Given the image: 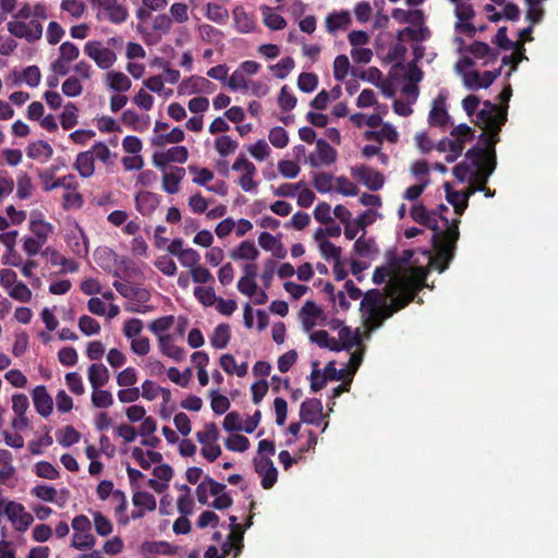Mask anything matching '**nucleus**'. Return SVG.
Instances as JSON below:
<instances>
[{
    "label": "nucleus",
    "instance_id": "28",
    "mask_svg": "<svg viewBox=\"0 0 558 558\" xmlns=\"http://www.w3.org/2000/svg\"><path fill=\"white\" fill-rule=\"evenodd\" d=\"M211 84L208 80L202 76H191L180 83L178 92L182 95H191L201 90L204 85Z\"/></svg>",
    "mask_w": 558,
    "mask_h": 558
},
{
    "label": "nucleus",
    "instance_id": "18",
    "mask_svg": "<svg viewBox=\"0 0 558 558\" xmlns=\"http://www.w3.org/2000/svg\"><path fill=\"white\" fill-rule=\"evenodd\" d=\"M173 337L171 335L160 336L159 347L161 352L171 357L172 360L180 362L185 357V351L172 343Z\"/></svg>",
    "mask_w": 558,
    "mask_h": 558
},
{
    "label": "nucleus",
    "instance_id": "49",
    "mask_svg": "<svg viewBox=\"0 0 558 558\" xmlns=\"http://www.w3.org/2000/svg\"><path fill=\"white\" fill-rule=\"evenodd\" d=\"M319 251L326 260L332 259L333 262H338L341 259V247L336 246L328 240L320 241Z\"/></svg>",
    "mask_w": 558,
    "mask_h": 558
},
{
    "label": "nucleus",
    "instance_id": "34",
    "mask_svg": "<svg viewBox=\"0 0 558 558\" xmlns=\"http://www.w3.org/2000/svg\"><path fill=\"white\" fill-rule=\"evenodd\" d=\"M375 240L365 238V233L361 235L354 243V253L360 257H368L376 251Z\"/></svg>",
    "mask_w": 558,
    "mask_h": 558
},
{
    "label": "nucleus",
    "instance_id": "26",
    "mask_svg": "<svg viewBox=\"0 0 558 558\" xmlns=\"http://www.w3.org/2000/svg\"><path fill=\"white\" fill-rule=\"evenodd\" d=\"M259 255L255 244L251 241H243L236 250L232 251L230 256L232 259H250L255 260Z\"/></svg>",
    "mask_w": 558,
    "mask_h": 558
},
{
    "label": "nucleus",
    "instance_id": "23",
    "mask_svg": "<svg viewBox=\"0 0 558 558\" xmlns=\"http://www.w3.org/2000/svg\"><path fill=\"white\" fill-rule=\"evenodd\" d=\"M184 132L180 128H173L167 134H157L151 138V145L161 147L168 143L178 144L184 141Z\"/></svg>",
    "mask_w": 558,
    "mask_h": 558
},
{
    "label": "nucleus",
    "instance_id": "17",
    "mask_svg": "<svg viewBox=\"0 0 558 558\" xmlns=\"http://www.w3.org/2000/svg\"><path fill=\"white\" fill-rule=\"evenodd\" d=\"M87 375L90 386L93 387L94 390L104 387L110 378L108 368L101 363L92 364L88 367Z\"/></svg>",
    "mask_w": 558,
    "mask_h": 558
},
{
    "label": "nucleus",
    "instance_id": "51",
    "mask_svg": "<svg viewBox=\"0 0 558 558\" xmlns=\"http://www.w3.org/2000/svg\"><path fill=\"white\" fill-rule=\"evenodd\" d=\"M35 473L38 477L47 480H57L60 476L59 471L48 461H39L35 464Z\"/></svg>",
    "mask_w": 558,
    "mask_h": 558
},
{
    "label": "nucleus",
    "instance_id": "38",
    "mask_svg": "<svg viewBox=\"0 0 558 558\" xmlns=\"http://www.w3.org/2000/svg\"><path fill=\"white\" fill-rule=\"evenodd\" d=\"M96 544V538L92 532H74L71 546L78 550L92 548Z\"/></svg>",
    "mask_w": 558,
    "mask_h": 558
},
{
    "label": "nucleus",
    "instance_id": "39",
    "mask_svg": "<svg viewBox=\"0 0 558 558\" xmlns=\"http://www.w3.org/2000/svg\"><path fill=\"white\" fill-rule=\"evenodd\" d=\"M527 5L526 20L532 24H538L542 22L545 11L542 8V0H525Z\"/></svg>",
    "mask_w": 558,
    "mask_h": 558
},
{
    "label": "nucleus",
    "instance_id": "54",
    "mask_svg": "<svg viewBox=\"0 0 558 558\" xmlns=\"http://www.w3.org/2000/svg\"><path fill=\"white\" fill-rule=\"evenodd\" d=\"M350 69L349 58L344 54L336 57L333 61V76L336 81L342 82Z\"/></svg>",
    "mask_w": 558,
    "mask_h": 558
},
{
    "label": "nucleus",
    "instance_id": "37",
    "mask_svg": "<svg viewBox=\"0 0 558 558\" xmlns=\"http://www.w3.org/2000/svg\"><path fill=\"white\" fill-rule=\"evenodd\" d=\"M80 438L81 434L71 425L65 426L57 433L59 444L65 448L78 442Z\"/></svg>",
    "mask_w": 558,
    "mask_h": 558
},
{
    "label": "nucleus",
    "instance_id": "22",
    "mask_svg": "<svg viewBox=\"0 0 558 558\" xmlns=\"http://www.w3.org/2000/svg\"><path fill=\"white\" fill-rule=\"evenodd\" d=\"M324 312L318 307L315 302L306 301L301 308V315L303 316V325L306 329H311L315 326V319L323 316Z\"/></svg>",
    "mask_w": 558,
    "mask_h": 558
},
{
    "label": "nucleus",
    "instance_id": "10",
    "mask_svg": "<svg viewBox=\"0 0 558 558\" xmlns=\"http://www.w3.org/2000/svg\"><path fill=\"white\" fill-rule=\"evenodd\" d=\"M323 416V403L319 399L312 398L302 402L300 408L301 422L318 426Z\"/></svg>",
    "mask_w": 558,
    "mask_h": 558
},
{
    "label": "nucleus",
    "instance_id": "13",
    "mask_svg": "<svg viewBox=\"0 0 558 558\" xmlns=\"http://www.w3.org/2000/svg\"><path fill=\"white\" fill-rule=\"evenodd\" d=\"M450 116L446 109V98L439 95L429 111L428 122L432 126L446 128L449 123Z\"/></svg>",
    "mask_w": 558,
    "mask_h": 558
},
{
    "label": "nucleus",
    "instance_id": "62",
    "mask_svg": "<svg viewBox=\"0 0 558 558\" xmlns=\"http://www.w3.org/2000/svg\"><path fill=\"white\" fill-rule=\"evenodd\" d=\"M166 161L184 163L189 158V151L185 146H174L165 151Z\"/></svg>",
    "mask_w": 558,
    "mask_h": 558
},
{
    "label": "nucleus",
    "instance_id": "24",
    "mask_svg": "<svg viewBox=\"0 0 558 558\" xmlns=\"http://www.w3.org/2000/svg\"><path fill=\"white\" fill-rule=\"evenodd\" d=\"M350 22L351 19L347 11L333 12L326 17V28L329 33H335L338 29L345 28Z\"/></svg>",
    "mask_w": 558,
    "mask_h": 558
},
{
    "label": "nucleus",
    "instance_id": "41",
    "mask_svg": "<svg viewBox=\"0 0 558 558\" xmlns=\"http://www.w3.org/2000/svg\"><path fill=\"white\" fill-rule=\"evenodd\" d=\"M225 446L230 451L244 452L250 447V440L243 435L233 434L226 439Z\"/></svg>",
    "mask_w": 558,
    "mask_h": 558
},
{
    "label": "nucleus",
    "instance_id": "6",
    "mask_svg": "<svg viewBox=\"0 0 558 558\" xmlns=\"http://www.w3.org/2000/svg\"><path fill=\"white\" fill-rule=\"evenodd\" d=\"M255 472L260 475V485L264 489H270L274 487L278 480V471L274 465V462L268 457H255L253 459Z\"/></svg>",
    "mask_w": 558,
    "mask_h": 558
},
{
    "label": "nucleus",
    "instance_id": "56",
    "mask_svg": "<svg viewBox=\"0 0 558 558\" xmlns=\"http://www.w3.org/2000/svg\"><path fill=\"white\" fill-rule=\"evenodd\" d=\"M468 51L477 59H482L488 56L496 58L498 54L497 51L493 50L486 43L483 41H474L468 47Z\"/></svg>",
    "mask_w": 558,
    "mask_h": 558
},
{
    "label": "nucleus",
    "instance_id": "29",
    "mask_svg": "<svg viewBox=\"0 0 558 558\" xmlns=\"http://www.w3.org/2000/svg\"><path fill=\"white\" fill-rule=\"evenodd\" d=\"M230 326L228 324H219L210 338V343L215 349H225L230 341Z\"/></svg>",
    "mask_w": 558,
    "mask_h": 558
},
{
    "label": "nucleus",
    "instance_id": "46",
    "mask_svg": "<svg viewBox=\"0 0 558 558\" xmlns=\"http://www.w3.org/2000/svg\"><path fill=\"white\" fill-rule=\"evenodd\" d=\"M215 147L220 156L226 157L238 148V142L228 135H221L216 138Z\"/></svg>",
    "mask_w": 558,
    "mask_h": 558
},
{
    "label": "nucleus",
    "instance_id": "60",
    "mask_svg": "<svg viewBox=\"0 0 558 558\" xmlns=\"http://www.w3.org/2000/svg\"><path fill=\"white\" fill-rule=\"evenodd\" d=\"M9 295L14 300L27 303L32 299V291L24 282L17 281L9 291Z\"/></svg>",
    "mask_w": 558,
    "mask_h": 558
},
{
    "label": "nucleus",
    "instance_id": "42",
    "mask_svg": "<svg viewBox=\"0 0 558 558\" xmlns=\"http://www.w3.org/2000/svg\"><path fill=\"white\" fill-rule=\"evenodd\" d=\"M60 122L64 130H70L77 123V107L69 102L60 116Z\"/></svg>",
    "mask_w": 558,
    "mask_h": 558
},
{
    "label": "nucleus",
    "instance_id": "31",
    "mask_svg": "<svg viewBox=\"0 0 558 558\" xmlns=\"http://www.w3.org/2000/svg\"><path fill=\"white\" fill-rule=\"evenodd\" d=\"M53 154V149L49 143L45 141H37L31 143L27 147V156L32 159H38L41 156H45L46 159H49Z\"/></svg>",
    "mask_w": 558,
    "mask_h": 558
},
{
    "label": "nucleus",
    "instance_id": "58",
    "mask_svg": "<svg viewBox=\"0 0 558 558\" xmlns=\"http://www.w3.org/2000/svg\"><path fill=\"white\" fill-rule=\"evenodd\" d=\"M318 85V77L314 73L303 72L299 75L298 87L304 93H312Z\"/></svg>",
    "mask_w": 558,
    "mask_h": 558
},
{
    "label": "nucleus",
    "instance_id": "35",
    "mask_svg": "<svg viewBox=\"0 0 558 558\" xmlns=\"http://www.w3.org/2000/svg\"><path fill=\"white\" fill-rule=\"evenodd\" d=\"M219 432L215 423L205 424V428L202 432L196 433V438L203 446H209L218 440Z\"/></svg>",
    "mask_w": 558,
    "mask_h": 558
},
{
    "label": "nucleus",
    "instance_id": "55",
    "mask_svg": "<svg viewBox=\"0 0 558 558\" xmlns=\"http://www.w3.org/2000/svg\"><path fill=\"white\" fill-rule=\"evenodd\" d=\"M296 97L289 90L287 85L282 86L278 96V105L283 111H290L296 106Z\"/></svg>",
    "mask_w": 558,
    "mask_h": 558
},
{
    "label": "nucleus",
    "instance_id": "27",
    "mask_svg": "<svg viewBox=\"0 0 558 558\" xmlns=\"http://www.w3.org/2000/svg\"><path fill=\"white\" fill-rule=\"evenodd\" d=\"M310 340L318 347L339 352V342L331 338L326 330H317L311 333Z\"/></svg>",
    "mask_w": 558,
    "mask_h": 558
},
{
    "label": "nucleus",
    "instance_id": "63",
    "mask_svg": "<svg viewBox=\"0 0 558 558\" xmlns=\"http://www.w3.org/2000/svg\"><path fill=\"white\" fill-rule=\"evenodd\" d=\"M194 295L205 306H211L217 301V296L213 288L196 287L194 289Z\"/></svg>",
    "mask_w": 558,
    "mask_h": 558
},
{
    "label": "nucleus",
    "instance_id": "5",
    "mask_svg": "<svg viewBox=\"0 0 558 558\" xmlns=\"http://www.w3.org/2000/svg\"><path fill=\"white\" fill-rule=\"evenodd\" d=\"M7 28L11 35L16 38L25 39L28 43H36L43 37V25L38 20H31L29 23L23 21H10Z\"/></svg>",
    "mask_w": 558,
    "mask_h": 558
},
{
    "label": "nucleus",
    "instance_id": "33",
    "mask_svg": "<svg viewBox=\"0 0 558 558\" xmlns=\"http://www.w3.org/2000/svg\"><path fill=\"white\" fill-rule=\"evenodd\" d=\"M507 31L506 26L499 27L492 43L502 50H518L522 48V43H513L508 38Z\"/></svg>",
    "mask_w": 558,
    "mask_h": 558
},
{
    "label": "nucleus",
    "instance_id": "32",
    "mask_svg": "<svg viewBox=\"0 0 558 558\" xmlns=\"http://www.w3.org/2000/svg\"><path fill=\"white\" fill-rule=\"evenodd\" d=\"M339 351H350L353 347L360 344L361 339L359 335H353L349 327H342L339 330Z\"/></svg>",
    "mask_w": 558,
    "mask_h": 558
},
{
    "label": "nucleus",
    "instance_id": "45",
    "mask_svg": "<svg viewBox=\"0 0 558 558\" xmlns=\"http://www.w3.org/2000/svg\"><path fill=\"white\" fill-rule=\"evenodd\" d=\"M234 22L240 33L246 34L254 29V20L245 11H234Z\"/></svg>",
    "mask_w": 558,
    "mask_h": 558
},
{
    "label": "nucleus",
    "instance_id": "16",
    "mask_svg": "<svg viewBox=\"0 0 558 558\" xmlns=\"http://www.w3.org/2000/svg\"><path fill=\"white\" fill-rule=\"evenodd\" d=\"M73 168L78 171L82 178H90L95 172V160L93 151H82L76 156Z\"/></svg>",
    "mask_w": 558,
    "mask_h": 558
},
{
    "label": "nucleus",
    "instance_id": "8",
    "mask_svg": "<svg viewBox=\"0 0 558 558\" xmlns=\"http://www.w3.org/2000/svg\"><path fill=\"white\" fill-rule=\"evenodd\" d=\"M106 12V19L112 24H122L129 17V11L125 7L118 3V0H92Z\"/></svg>",
    "mask_w": 558,
    "mask_h": 558
},
{
    "label": "nucleus",
    "instance_id": "43",
    "mask_svg": "<svg viewBox=\"0 0 558 558\" xmlns=\"http://www.w3.org/2000/svg\"><path fill=\"white\" fill-rule=\"evenodd\" d=\"M464 138H442L437 143L436 149L440 153H462L464 149Z\"/></svg>",
    "mask_w": 558,
    "mask_h": 558
},
{
    "label": "nucleus",
    "instance_id": "3",
    "mask_svg": "<svg viewBox=\"0 0 558 558\" xmlns=\"http://www.w3.org/2000/svg\"><path fill=\"white\" fill-rule=\"evenodd\" d=\"M426 274L422 268H416L411 275L397 277L386 286V294L393 296L391 303H387L389 311L393 314L412 303L416 294L425 284Z\"/></svg>",
    "mask_w": 558,
    "mask_h": 558
},
{
    "label": "nucleus",
    "instance_id": "36",
    "mask_svg": "<svg viewBox=\"0 0 558 558\" xmlns=\"http://www.w3.org/2000/svg\"><path fill=\"white\" fill-rule=\"evenodd\" d=\"M133 505L137 508L153 511L156 509L157 502L153 494L148 492H136L132 497Z\"/></svg>",
    "mask_w": 558,
    "mask_h": 558
},
{
    "label": "nucleus",
    "instance_id": "15",
    "mask_svg": "<svg viewBox=\"0 0 558 558\" xmlns=\"http://www.w3.org/2000/svg\"><path fill=\"white\" fill-rule=\"evenodd\" d=\"M366 320L365 326L369 330L378 329L383 326L384 322L393 315V311H389L387 305L379 308L365 311Z\"/></svg>",
    "mask_w": 558,
    "mask_h": 558
},
{
    "label": "nucleus",
    "instance_id": "14",
    "mask_svg": "<svg viewBox=\"0 0 558 558\" xmlns=\"http://www.w3.org/2000/svg\"><path fill=\"white\" fill-rule=\"evenodd\" d=\"M159 195L149 191H142L135 196L136 210L143 216L153 215L159 206Z\"/></svg>",
    "mask_w": 558,
    "mask_h": 558
},
{
    "label": "nucleus",
    "instance_id": "7",
    "mask_svg": "<svg viewBox=\"0 0 558 558\" xmlns=\"http://www.w3.org/2000/svg\"><path fill=\"white\" fill-rule=\"evenodd\" d=\"M53 178H54L53 171L52 172H48V171L39 172V179L43 183V189L46 192H50L58 187H63L66 191L78 190L80 184L74 174H66L61 178H58L57 180H53Z\"/></svg>",
    "mask_w": 558,
    "mask_h": 558
},
{
    "label": "nucleus",
    "instance_id": "44",
    "mask_svg": "<svg viewBox=\"0 0 558 558\" xmlns=\"http://www.w3.org/2000/svg\"><path fill=\"white\" fill-rule=\"evenodd\" d=\"M206 17L215 23H225L229 16L228 10L217 3H208L206 7Z\"/></svg>",
    "mask_w": 558,
    "mask_h": 558
},
{
    "label": "nucleus",
    "instance_id": "21",
    "mask_svg": "<svg viewBox=\"0 0 558 558\" xmlns=\"http://www.w3.org/2000/svg\"><path fill=\"white\" fill-rule=\"evenodd\" d=\"M107 82L109 88L118 93L128 92L132 85L131 80L124 73L116 71L107 73Z\"/></svg>",
    "mask_w": 558,
    "mask_h": 558
},
{
    "label": "nucleus",
    "instance_id": "1",
    "mask_svg": "<svg viewBox=\"0 0 558 558\" xmlns=\"http://www.w3.org/2000/svg\"><path fill=\"white\" fill-rule=\"evenodd\" d=\"M506 121L507 107L501 108L490 100L483 101V108L476 113L474 123L485 131L480 135L484 146H474L465 154V158L472 161L474 167L469 183L487 184L494 173L497 166L495 145L499 142V132Z\"/></svg>",
    "mask_w": 558,
    "mask_h": 558
},
{
    "label": "nucleus",
    "instance_id": "25",
    "mask_svg": "<svg viewBox=\"0 0 558 558\" xmlns=\"http://www.w3.org/2000/svg\"><path fill=\"white\" fill-rule=\"evenodd\" d=\"M29 230L35 235L34 238L46 243L48 236L53 232V226L43 219H31Z\"/></svg>",
    "mask_w": 558,
    "mask_h": 558
},
{
    "label": "nucleus",
    "instance_id": "61",
    "mask_svg": "<svg viewBox=\"0 0 558 558\" xmlns=\"http://www.w3.org/2000/svg\"><path fill=\"white\" fill-rule=\"evenodd\" d=\"M78 328L86 336L96 335L100 331L99 323L88 315H83L80 317Z\"/></svg>",
    "mask_w": 558,
    "mask_h": 558
},
{
    "label": "nucleus",
    "instance_id": "12",
    "mask_svg": "<svg viewBox=\"0 0 558 558\" xmlns=\"http://www.w3.org/2000/svg\"><path fill=\"white\" fill-rule=\"evenodd\" d=\"M36 411L44 417H48L53 410V401L44 385L36 386L32 391Z\"/></svg>",
    "mask_w": 558,
    "mask_h": 558
},
{
    "label": "nucleus",
    "instance_id": "59",
    "mask_svg": "<svg viewBox=\"0 0 558 558\" xmlns=\"http://www.w3.org/2000/svg\"><path fill=\"white\" fill-rule=\"evenodd\" d=\"M92 402L96 408L107 409L113 404V397L110 391L98 388L92 393Z\"/></svg>",
    "mask_w": 558,
    "mask_h": 558
},
{
    "label": "nucleus",
    "instance_id": "57",
    "mask_svg": "<svg viewBox=\"0 0 558 558\" xmlns=\"http://www.w3.org/2000/svg\"><path fill=\"white\" fill-rule=\"evenodd\" d=\"M269 142L277 148H284L289 143L287 131L282 126H275L268 135Z\"/></svg>",
    "mask_w": 558,
    "mask_h": 558
},
{
    "label": "nucleus",
    "instance_id": "52",
    "mask_svg": "<svg viewBox=\"0 0 558 558\" xmlns=\"http://www.w3.org/2000/svg\"><path fill=\"white\" fill-rule=\"evenodd\" d=\"M83 205L84 197L80 192H77V190L64 193L62 204L64 210L80 209Z\"/></svg>",
    "mask_w": 558,
    "mask_h": 558
},
{
    "label": "nucleus",
    "instance_id": "48",
    "mask_svg": "<svg viewBox=\"0 0 558 558\" xmlns=\"http://www.w3.org/2000/svg\"><path fill=\"white\" fill-rule=\"evenodd\" d=\"M95 530L100 536H108L112 533L113 526L108 518H106L101 512L95 511L93 513Z\"/></svg>",
    "mask_w": 558,
    "mask_h": 558
},
{
    "label": "nucleus",
    "instance_id": "2",
    "mask_svg": "<svg viewBox=\"0 0 558 558\" xmlns=\"http://www.w3.org/2000/svg\"><path fill=\"white\" fill-rule=\"evenodd\" d=\"M410 214L415 222L433 231L432 244L435 256L432 258V265L439 272H444L454 257L456 245L460 236V219H453V223L448 229L440 230L437 211L427 210L423 204L413 205Z\"/></svg>",
    "mask_w": 558,
    "mask_h": 558
},
{
    "label": "nucleus",
    "instance_id": "50",
    "mask_svg": "<svg viewBox=\"0 0 558 558\" xmlns=\"http://www.w3.org/2000/svg\"><path fill=\"white\" fill-rule=\"evenodd\" d=\"M294 68V60L292 57H284L278 61V63L270 66L275 72V76L278 78H286Z\"/></svg>",
    "mask_w": 558,
    "mask_h": 558
},
{
    "label": "nucleus",
    "instance_id": "53",
    "mask_svg": "<svg viewBox=\"0 0 558 558\" xmlns=\"http://www.w3.org/2000/svg\"><path fill=\"white\" fill-rule=\"evenodd\" d=\"M31 494L36 498L47 502H53L57 497L56 488L45 484L33 487Z\"/></svg>",
    "mask_w": 558,
    "mask_h": 558
},
{
    "label": "nucleus",
    "instance_id": "40",
    "mask_svg": "<svg viewBox=\"0 0 558 558\" xmlns=\"http://www.w3.org/2000/svg\"><path fill=\"white\" fill-rule=\"evenodd\" d=\"M173 324L174 316H162L150 323L149 330L158 337V340H160V336H166L163 332L168 331Z\"/></svg>",
    "mask_w": 558,
    "mask_h": 558
},
{
    "label": "nucleus",
    "instance_id": "4",
    "mask_svg": "<svg viewBox=\"0 0 558 558\" xmlns=\"http://www.w3.org/2000/svg\"><path fill=\"white\" fill-rule=\"evenodd\" d=\"M84 53L94 60L101 70L110 69L118 59L117 53L112 49L104 47L99 40L87 41L84 46Z\"/></svg>",
    "mask_w": 558,
    "mask_h": 558
},
{
    "label": "nucleus",
    "instance_id": "19",
    "mask_svg": "<svg viewBox=\"0 0 558 558\" xmlns=\"http://www.w3.org/2000/svg\"><path fill=\"white\" fill-rule=\"evenodd\" d=\"M446 191V199L449 204H451L454 208V213L458 216L463 215L464 210L468 207V196H463L461 192L453 191L451 189L450 183H445Z\"/></svg>",
    "mask_w": 558,
    "mask_h": 558
},
{
    "label": "nucleus",
    "instance_id": "9",
    "mask_svg": "<svg viewBox=\"0 0 558 558\" xmlns=\"http://www.w3.org/2000/svg\"><path fill=\"white\" fill-rule=\"evenodd\" d=\"M316 151L317 156H308V162L313 168L329 166L337 159V150L323 138L316 141Z\"/></svg>",
    "mask_w": 558,
    "mask_h": 558
},
{
    "label": "nucleus",
    "instance_id": "30",
    "mask_svg": "<svg viewBox=\"0 0 558 558\" xmlns=\"http://www.w3.org/2000/svg\"><path fill=\"white\" fill-rule=\"evenodd\" d=\"M262 13L265 25L272 31H281L287 26V21L283 16L272 12L269 7H262Z\"/></svg>",
    "mask_w": 558,
    "mask_h": 558
},
{
    "label": "nucleus",
    "instance_id": "47",
    "mask_svg": "<svg viewBox=\"0 0 558 558\" xmlns=\"http://www.w3.org/2000/svg\"><path fill=\"white\" fill-rule=\"evenodd\" d=\"M333 175L319 172L314 175L313 185L319 193H328L332 190Z\"/></svg>",
    "mask_w": 558,
    "mask_h": 558
},
{
    "label": "nucleus",
    "instance_id": "11",
    "mask_svg": "<svg viewBox=\"0 0 558 558\" xmlns=\"http://www.w3.org/2000/svg\"><path fill=\"white\" fill-rule=\"evenodd\" d=\"M354 177H357L363 184L372 191H378L385 183V177L377 170L366 166H360L352 169Z\"/></svg>",
    "mask_w": 558,
    "mask_h": 558
},
{
    "label": "nucleus",
    "instance_id": "20",
    "mask_svg": "<svg viewBox=\"0 0 558 558\" xmlns=\"http://www.w3.org/2000/svg\"><path fill=\"white\" fill-rule=\"evenodd\" d=\"M385 305H387L386 296L378 289H371L363 295L361 310L365 312Z\"/></svg>",
    "mask_w": 558,
    "mask_h": 558
},
{
    "label": "nucleus",
    "instance_id": "64",
    "mask_svg": "<svg viewBox=\"0 0 558 558\" xmlns=\"http://www.w3.org/2000/svg\"><path fill=\"white\" fill-rule=\"evenodd\" d=\"M336 183L337 192L344 196H355L359 193V187L344 175L336 178Z\"/></svg>",
    "mask_w": 558,
    "mask_h": 558
}]
</instances>
